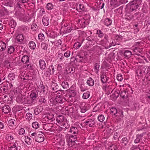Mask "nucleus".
I'll list each match as a JSON object with an SVG mask.
<instances>
[{"instance_id": "7c9ffc66", "label": "nucleus", "mask_w": 150, "mask_h": 150, "mask_svg": "<svg viewBox=\"0 0 150 150\" xmlns=\"http://www.w3.org/2000/svg\"><path fill=\"white\" fill-rule=\"evenodd\" d=\"M24 4L22 3V2L20 0H19L17 4V7L20 8H23L25 6Z\"/></svg>"}, {"instance_id": "79ce46f5", "label": "nucleus", "mask_w": 150, "mask_h": 150, "mask_svg": "<svg viewBox=\"0 0 150 150\" xmlns=\"http://www.w3.org/2000/svg\"><path fill=\"white\" fill-rule=\"evenodd\" d=\"M100 65L98 63H96L94 65V69L96 71V72L97 73L99 70Z\"/></svg>"}, {"instance_id": "2eb2a0df", "label": "nucleus", "mask_w": 150, "mask_h": 150, "mask_svg": "<svg viewBox=\"0 0 150 150\" xmlns=\"http://www.w3.org/2000/svg\"><path fill=\"white\" fill-rule=\"evenodd\" d=\"M133 51L136 54L139 55H140V53L142 52V48L138 47H135L133 50Z\"/></svg>"}, {"instance_id": "c9c22d12", "label": "nucleus", "mask_w": 150, "mask_h": 150, "mask_svg": "<svg viewBox=\"0 0 150 150\" xmlns=\"http://www.w3.org/2000/svg\"><path fill=\"white\" fill-rule=\"evenodd\" d=\"M110 110L111 114H112V115H115L117 113V110L115 108H112Z\"/></svg>"}, {"instance_id": "f8f14e48", "label": "nucleus", "mask_w": 150, "mask_h": 150, "mask_svg": "<svg viewBox=\"0 0 150 150\" xmlns=\"http://www.w3.org/2000/svg\"><path fill=\"white\" fill-rule=\"evenodd\" d=\"M30 96L32 100H36L38 96V93L36 91V92H32Z\"/></svg>"}, {"instance_id": "13d9d810", "label": "nucleus", "mask_w": 150, "mask_h": 150, "mask_svg": "<svg viewBox=\"0 0 150 150\" xmlns=\"http://www.w3.org/2000/svg\"><path fill=\"white\" fill-rule=\"evenodd\" d=\"M70 52L67 51L64 54V55L65 57H68L70 56Z\"/></svg>"}, {"instance_id": "4be33fe9", "label": "nucleus", "mask_w": 150, "mask_h": 150, "mask_svg": "<svg viewBox=\"0 0 150 150\" xmlns=\"http://www.w3.org/2000/svg\"><path fill=\"white\" fill-rule=\"evenodd\" d=\"M21 61L24 63L27 64L29 61V59L28 56H24L22 58Z\"/></svg>"}, {"instance_id": "e433bc0d", "label": "nucleus", "mask_w": 150, "mask_h": 150, "mask_svg": "<svg viewBox=\"0 0 150 150\" xmlns=\"http://www.w3.org/2000/svg\"><path fill=\"white\" fill-rule=\"evenodd\" d=\"M115 45V44H113V42L110 44L108 42H107L105 43V47L106 49H108L111 46H114Z\"/></svg>"}, {"instance_id": "c756f323", "label": "nucleus", "mask_w": 150, "mask_h": 150, "mask_svg": "<svg viewBox=\"0 0 150 150\" xmlns=\"http://www.w3.org/2000/svg\"><path fill=\"white\" fill-rule=\"evenodd\" d=\"M131 55V52L129 50H126L124 53V55L125 57L128 58L130 57Z\"/></svg>"}, {"instance_id": "a211bd4d", "label": "nucleus", "mask_w": 150, "mask_h": 150, "mask_svg": "<svg viewBox=\"0 0 150 150\" xmlns=\"http://www.w3.org/2000/svg\"><path fill=\"white\" fill-rule=\"evenodd\" d=\"M2 110L5 113H7L10 111L11 109L9 106L5 105L3 107Z\"/></svg>"}, {"instance_id": "e2e57ef3", "label": "nucleus", "mask_w": 150, "mask_h": 150, "mask_svg": "<svg viewBox=\"0 0 150 150\" xmlns=\"http://www.w3.org/2000/svg\"><path fill=\"white\" fill-rule=\"evenodd\" d=\"M123 9V7L122 6L120 7L119 8H117V11H118V12L120 13L121 14L122 13V10Z\"/></svg>"}, {"instance_id": "864d4df0", "label": "nucleus", "mask_w": 150, "mask_h": 150, "mask_svg": "<svg viewBox=\"0 0 150 150\" xmlns=\"http://www.w3.org/2000/svg\"><path fill=\"white\" fill-rule=\"evenodd\" d=\"M148 78H146V79H144L143 80V82L142 84L144 85H146L148 84Z\"/></svg>"}, {"instance_id": "dca6fc26", "label": "nucleus", "mask_w": 150, "mask_h": 150, "mask_svg": "<svg viewBox=\"0 0 150 150\" xmlns=\"http://www.w3.org/2000/svg\"><path fill=\"white\" fill-rule=\"evenodd\" d=\"M76 95V92L74 90H69V93L67 94V96L69 98L74 97Z\"/></svg>"}, {"instance_id": "4c0bfd02", "label": "nucleus", "mask_w": 150, "mask_h": 150, "mask_svg": "<svg viewBox=\"0 0 150 150\" xmlns=\"http://www.w3.org/2000/svg\"><path fill=\"white\" fill-rule=\"evenodd\" d=\"M15 50V48L13 46H10L9 47L8 49V52L9 53L11 54L13 53Z\"/></svg>"}, {"instance_id": "2f4dec72", "label": "nucleus", "mask_w": 150, "mask_h": 150, "mask_svg": "<svg viewBox=\"0 0 150 150\" xmlns=\"http://www.w3.org/2000/svg\"><path fill=\"white\" fill-rule=\"evenodd\" d=\"M87 84L89 86H93L94 84L93 80L91 78H90L87 82Z\"/></svg>"}, {"instance_id": "6ab92c4d", "label": "nucleus", "mask_w": 150, "mask_h": 150, "mask_svg": "<svg viewBox=\"0 0 150 150\" xmlns=\"http://www.w3.org/2000/svg\"><path fill=\"white\" fill-rule=\"evenodd\" d=\"M120 95V96L123 98H126L128 96V93L127 91L125 90H123V91H121Z\"/></svg>"}, {"instance_id": "412c9836", "label": "nucleus", "mask_w": 150, "mask_h": 150, "mask_svg": "<svg viewBox=\"0 0 150 150\" xmlns=\"http://www.w3.org/2000/svg\"><path fill=\"white\" fill-rule=\"evenodd\" d=\"M49 69V71L46 72V74H47V76H49L51 74H53L54 71V69L52 66L50 67Z\"/></svg>"}, {"instance_id": "72a5a7b5", "label": "nucleus", "mask_w": 150, "mask_h": 150, "mask_svg": "<svg viewBox=\"0 0 150 150\" xmlns=\"http://www.w3.org/2000/svg\"><path fill=\"white\" fill-rule=\"evenodd\" d=\"M120 94V91L119 90L116 91L112 94V96L113 98H117L119 96Z\"/></svg>"}, {"instance_id": "5fc2aeb1", "label": "nucleus", "mask_w": 150, "mask_h": 150, "mask_svg": "<svg viewBox=\"0 0 150 150\" xmlns=\"http://www.w3.org/2000/svg\"><path fill=\"white\" fill-rule=\"evenodd\" d=\"M31 28L33 30H35L38 28V26L36 24H34L32 25Z\"/></svg>"}, {"instance_id": "bf43d9fd", "label": "nucleus", "mask_w": 150, "mask_h": 150, "mask_svg": "<svg viewBox=\"0 0 150 150\" xmlns=\"http://www.w3.org/2000/svg\"><path fill=\"white\" fill-rule=\"evenodd\" d=\"M114 54V53H113V52H111L108 55L107 58L109 59H110L113 57Z\"/></svg>"}, {"instance_id": "c85d7f7f", "label": "nucleus", "mask_w": 150, "mask_h": 150, "mask_svg": "<svg viewBox=\"0 0 150 150\" xmlns=\"http://www.w3.org/2000/svg\"><path fill=\"white\" fill-rule=\"evenodd\" d=\"M29 46L31 49H34L36 47L35 44L33 41H30L29 43Z\"/></svg>"}, {"instance_id": "774afa93", "label": "nucleus", "mask_w": 150, "mask_h": 150, "mask_svg": "<svg viewBox=\"0 0 150 150\" xmlns=\"http://www.w3.org/2000/svg\"><path fill=\"white\" fill-rule=\"evenodd\" d=\"M79 8L80 9L83 11H85V10L84 7L83 5L80 4L79 5Z\"/></svg>"}, {"instance_id": "39448f33", "label": "nucleus", "mask_w": 150, "mask_h": 150, "mask_svg": "<svg viewBox=\"0 0 150 150\" xmlns=\"http://www.w3.org/2000/svg\"><path fill=\"white\" fill-rule=\"evenodd\" d=\"M44 140V137L42 134L36 135L35 136V140L38 142H41Z\"/></svg>"}, {"instance_id": "6e6d98bb", "label": "nucleus", "mask_w": 150, "mask_h": 150, "mask_svg": "<svg viewBox=\"0 0 150 150\" xmlns=\"http://www.w3.org/2000/svg\"><path fill=\"white\" fill-rule=\"evenodd\" d=\"M25 132V130L23 128H21L19 130V134L20 135H22Z\"/></svg>"}, {"instance_id": "de8ad7c7", "label": "nucleus", "mask_w": 150, "mask_h": 150, "mask_svg": "<svg viewBox=\"0 0 150 150\" xmlns=\"http://www.w3.org/2000/svg\"><path fill=\"white\" fill-rule=\"evenodd\" d=\"M16 121L13 119L10 120L8 122V125L9 126H12L14 125V122Z\"/></svg>"}, {"instance_id": "0e129e2a", "label": "nucleus", "mask_w": 150, "mask_h": 150, "mask_svg": "<svg viewBox=\"0 0 150 150\" xmlns=\"http://www.w3.org/2000/svg\"><path fill=\"white\" fill-rule=\"evenodd\" d=\"M41 47L44 50H46L47 49V46L46 45V44L45 43L42 44Z\"/></svg>"}, {"instance_id": "49530a36", "label": "nucleus", "mask_w": 150, "mask_h": 150, "mask_svg": "<svg viewBox=\"0 0 150 150\" xmlns=\"http://www.w3.org/2000/svg\"><path fill=\"white\" fill-rule=\"evenodd\" d=\"M98 119L100 122H103L105 119V117L103 115H101L98 117Z\"/></svg>"}, {"instance_id": "69168bd1", "label": "nucleus", "mask_w": 150, "mask_h": 150, "mask_svg": "<svg viewBox=\"0 0 150 150\" xmlns=\"http://www.w3.org/2000/svg\"><path fill=\"white\" fill-rule=\"evenodd\" d=\"M9 150H17V148L16 146L13 145L10 148Z\"/></svg>"}, {"instance_id": "4d7b16f0", "label": "nucleus", "mask_w": 150, "mask_h": 150, "mask_svg": "<svg viewBox=\"0 0 150 150\" xmlns=\"http://www.w3.org/2000/svg\"><path fill=\"white\" fill-rule=\"evenodd\" d=\"M117 79L119 81H121L122 79V75L120 74H118L117 76Z\"/></svg>"}, {"instance_id": "680f3d73", "label": "nucleus", "mask_w": 150, "mask_h": 150, "mask_svg": "<svg viewBox=\"0 0 150 150\" xmlns=\"http://www.w3.org/2000/svg\"><path fill=\"white\" fill-rule=\"evenodd\" d=\"M39 101L42 103H45L46 101V100L44 98H41L39 100Z\"/></svg>"}, {"instance_id": "393cba45", "label": "nucleus", "mask_w": 150, "mask_h": 150, "mask_svg": "<svg viewBox=\"0 0 150 150\" xmlns=\"http://www.w3.org/2000/svg\"><path fill=\"white\" fill-rule=\"evenodd\" d=\"M62 86L64 88H69V85L67 82L64 81L62 83Z\"/></svg>"}, {"instance_id": "a878e982", "label": "nucleus", "mask_w": 150, "mask_h": 150, "mask_svg": "<svg viewBox=\"0 0 150 150\" xmlns=\"http://www.w3.org/2000/svg\"><path fill=\"white\" fill-rule=\"evenodd\" d=\"M16 39L18 41L21 42L23 40L24 38L22 35L20 34L16 36Z\"/></svg>"}, {"instance_id": "5701e85b", "label": "nucleus", "mask_w": 150, "mask_h": 150, "mask_svg": "<svg viewBox=\"0 0 150 150\" xmlns=\"http://www.w3.org/2000/svg\"><path fill=\"white\" fill-rule=\"evenodd\" d=\"M6 44L2 41L0 42V51H4L6 48Z\"/></svg>"}, {"instance_id": "a18cd8bd", "label": "nucleus", "mask_w": 150, "mask_h": 150, "mask_svg": "<svg viewBox=\"0 0 150 150\" xmlns=\"http://www.w3.org/2000/svg\"><path fill=\"white\" fill-rule=\"evenodd\" d=\"M117 146L114 144H112L110 146L109 148V150H117Z\"/></svg>"}, {"instance_id": "9d476101", "label": "nucleus", "mask_w": 150, "mask_h": 150, "mask_svg": "<svg viewBox=\"0 0 150 150\" xmlns=\"http://www.w3.org/2000/svg\"><path fill=\"white\" fill-rule=\"evenodd\" d=\"M51 87L52 90L56 92L60 91L59 86L56 83L52 82Z\"/></svg>"}, {"instance_id": "0eeeda50", "label": "nucleus", "mask_w": 150, "mask_h": 150, "mask_svg": "<svg viewBox=\"0 0 150 150\" xmlns=\"http://www.w3.org/2000/svg\"><path fill=\"white\" fill-rule=\"evenodd\" d=\"M100 78L101 81L103 83L107 82L109 79L108 77L106 76V74L104 73H103V74L101 75Z\"/></svg>"}, {"instance_id": "1a4fd4ad", "label": "nucleus", "mask_w": 150, "mask_h": 150, "mask_svg": "<svg viewBox=\"0 0 150 150\" xmlns=\"http://www.w3.org/2000/svg\"><path fill=\"white\" fill-rule=\"evenodd\" d=\"M85 123L86 125L90 127H92L94 125L95 123L93 120L91 119H88L85 122Z\"/></svg>"}, {"instance_id": "603ef678", "label": "nucleus", "mask_w": 150, "mask_h": 150, "mask_svg": "<svg viewBox=\"0 0 150 150\" xmlns=\"http://www.w3.org/2000/svg\"><path fill=\"white\" fill-rule=\"evenodd\" d=\"M81 46V44L79 42L75 43L74 45V47L75 49H77Z\"/></svg>"}, {"instance_id": "f3484780", "label": "nucleus", "mask_w": 150, "mask_h": 150, "mask_svg": "<svg viewBox=\"0 0 150 150\" xmlns=\"http://www.w3.org/2000/svg\"><path fill=\"white\" fill-rule=\"evenodd\" d=\"M4 66L8 69H9L10 67V62L9 58H8L5 60L4 62Z\"/></svg>"}, {"instance_id": "3c124183", "label": "nucleus", "mask_w": 150, "mask_h": 150, "mask_svg": "<svg viewBox=\"0 0 150 150\" xmlns=\"http://www.w3.org/2000/svg\"><path fill=\"white\" fill-rule=\"evenodd\" d=\"M97 33L98 35V36L100 38L102 37L104 35L103 33L100 30H97Z\"/></svg>"}, {"instance_id": "37998d69", "label": "nucleus", "mask_w": 150, "mask_h": 150, "mask_svg": "<svg viewBox=\"0 0 150 150\" xmlns=\"http://www.w3.org/2000/svg\"><path fill=\"white\" fill-rule=\"evenodd\" d=\"M25 117L26 119H28L29 120H31L32 118V115L30 113H27L26 114Z\"/></svg>"}, {"instance_id": "6e6552de", "label": "nucleus", "mask_w": 150, "mask_h": 150, "mask_svg": "<svg viewBox=\"0 0 150 150\" xmlns=\"http://www.w3.org/2000/svg\"><path fill=\"white\" fill-rule=\"evenodd\" d=\"M138 1V0H133L132 1H131L130 3V6L136 10L139 7V6L137 3V1Z\"/></svg>"}, {"instance_id": "423d86ee", "label": "nucleus", "mask_w": 150, "mask_h": 150, "mask_svg": "<svg viewBox=\"0 0 150 150\" xmlns=\"http://www.w3.org/2000/svg\"><path fill=\"white\" fill-rule=\"evenodd\" d=\"M147 73V71L146 70V69L144 67L142 68L140 70H138L137 73L138 76H142L144 75H145Z\"/></svg>"}, {"instance_id": "b1692460", "label": "nucleus", "mask_w": 150, "mask_h": 150, "mask_svg": "<svg viewBox=\"0 0 150 150\" xmlns=\"http://www.w3.org/2000/svg\"><path fill=\"white\" fill-rule=\"evenodd\" d=\"M81 108V112L82 113H84L89 109V106L88 104H85L84 106L82 107Z\"/></svg>"}, {"instance_id": "09e8293b", "label": "nucleus", "mask_w": 150, "mask_h": 150, "mask_svg": "<svg viewBox=\"0 0 150 150\" xmlns=\"http://www.w3.org/2000/svg\"><path fill=\"white\" fill-rule=\"evenodd\" d=\"M53 6L50 3H49L47 5V8L48 10H51L53 8Z\"/></svg>"}, {"instance_id": "7ed1b4c3", "label": "nucleus", "mask_w": 150, "mask_h": 150, "mask_svg": "<svg viewBox=\"0 0 150 150\" xmlns=\"http://www.w3.org/2000/svg\"><path fill=\"white\" fill-rule=\"evenodd\" d=\"M76 135H72L67 134L66 136L67 137V139H68V141L71 142H73L76 141L77 137Z\"/></svg>"}, {"instance_id": "8fccbe9b", "label": "nucleus", "mask_w": 150, "mask_h": 150, "mask_svg": "<svg viewBox=\"0 0 150 150\" xmlns=\"http://www.w3.org/2000/svg\"><path fill=\"white\" fill-rule=\"evenodd\" d=\"M122 143H124L125 145H126L128 142V139L126 137H124L122 139Z\"/></svg>"}, {"instance_id": "bb28decb", "label": "nucleus", "mask_w": 150, "mask_h": 150, "mask_svg": "<svg viewBox=\"0 0 150 150\" xmlns=\"http://www.w3.org/2000/svg\"><path fill=\"white\" fill-rule=\"evenodd\" d=\"M42 22L45 25H47L49 24V21L48 18L43 17L42 19Z\"/></svg>"}, {"instance_id": "f257e3e1", "label": "nucleus", "mask_w": 150, "mask_h": 150, "mask_svg": "<svg viewBox=\"0 0 150 150\" xmlns=\"http://www.w3.org/2000/svg\"><path fill=\"white\" fill-rule=\"evenodd\" d=\"M137 131H141V132L140 133L137 135V138L134 140L135 143H139L140 141V140L141 137L146 133L145 130H144V127L143 126L141 128H140V127L138 128Z\"/></svg>"}, {"instance_id": "58836bf2", "label": "nucleus", "mask_w": 150, "mask_h": 150, "mask_svg": "<svg viewBox=\"0 0 150 150\" xmlns=\"http://www.w3.org/2000/svg\"><path fill=\"white\" fill-rule=\"evenodd\" d=\"M42 109L41 108H37L35 109L34 112L35 114L36 115H38L42 111Z\"/></svg>"}, {"instance_id": "cd10ccee", "label": "nucleus", "mask_w": 150, "mask_h": 150, "mask_svg": "<svg viewBox=\"0 0 150 150\" xmlns=\"http://www.w3.org/2000/svg\"><path fill=\"white\" fill-rule=\"evenodd\" d=\"M112 23V21L111 20L108 18H106L104 21V24L106 26H108L110 25Z\"/></svg>"}, {"instance_id": "4468645a", "label": "nucleus", "mask_w": 150, "mask_h": 150, "mask_svg": "<svg viewBox=\"0 0 150 150\" xmlns=\"http://www.w3.org/2000/svg\"><path fill=\"white\" fill-rule=\"evenodd\" d=\"M46 118L49 120H50V122H52L55 120L54 115L52 114L48 113L47 115L45 117V118Z\"/></svg>"}, {"instance_id": "052dcab7", "label": "nucleus", "mask_w": 150, "mask_h": 150, "mask_svg": "<svg viewBox=\"0 0 150 150\" xmlns=\"http://www.w3.org/2000/svg\"><path fill=\"white\" fill-rule=\"evenodd\" d=\"M122 36L120 35H117L115 36V39L118 41H119L122 39Z\"/></svg>"}, {"instance_id": "f03ea898", "label": "nucleus", "mask_w": 150, "mask_h": 150, "mask_svg": "<svg viewBox=\"0 0 150 150\" xmlns=\"http://www.w3.org/2000/svg\"><path fill=\"white\" fill-rule=\"evenodd\" d=\"M80 128L79 127H71L69 131V132L74 135H77L79 134Z\"/></svg>"}, {"instance_id": "338daca9", "label": "nucleus", "mask_w": 150, "mask_h": 150, "mask_svg": "<svg viewBox=\"0 0 150 150\" xmlns=\"http://www.w3.org/2000/svg\"><path fill=\"white\" fill-rule=\"evenodd\" d=\"M6 138L8 139L10 141L11 140H12L13 139V138L12 136L11 135H8L7 136Z\"/></svg>"}, {"instance_id": "ddd939ff", "label": "nucleus", "mask_w": 150, "mask_h": 150, "mask_svg": "<svg viewBox=\"0 0 150 150\" xmlns=\"http://www.w3.org/2000/svg\"><path fill=\"white\" fill-rule=\"evenodd\" d=\"M17 99L18 102L23 104L25 103L26 99L24 96H19L17 98Z\"/></svg>"}, {"instance_id": "c03bdc74", "label": "nucleus", "mask_w": 150, "mask_h": 150, "mask_svg": "<svg viewBox=\"0 0 150 150\" xmlns=\"http://www.w3.org/2000/svg\"><path fill=\"white\" fill-rule=\"evenodd\" d=\"M13 5V2L12 1H10L9 2H8L7 3H5V5L6 6H9L10 7H12Z\"/></svg>"}, {"instance_id": "aec40b11", "label": "nucleus", "mask_w": 150, "mask_h": 150, "mask_svg": "<svg viewBox=\"0 0 150 150\" xmlns=\"http://www.w3.org/2000/svg\"><path fill=\"white\" fill-rule=\"evenodd\" d=\"M64 120V116L62 115L58 116L57 117L56 120L57 122L59 123H61Z\"/></svg>"}, {"instance_id": "20e7f679", "label": "nucleus", "mask_w": 150, "mask_h": 150, "mask_svg": "<svg viewBox=\"0 0 150 150\" xmlns=\"http://www.w3.org/2000/svg\"><path fill=\"white\" fill-rule=\"evenodd\" d=\"M55 100L57 103H63L67 100L66 98H63L61 95L57 96L55 98Z\"/></svg>"}, {"instance_id": "ea45409f", "label": "nucleus", "mask_w": 150, "mask_h": 150, "mask_svg": "<svg viewBox=\"0 0 150 150\" xmlns=\"http://www.w3.org/2000/svg\"><path fill=\"white\" fill-rule=\"evenodd\" d=\"M90 96V93L88 91L85 92L83 95V98L84 99L88 98Z\"/></svg>"}, {"instance_id": "a19ab883", "label": "nucleus", "mask_w": 150, "mask_h": 150, "mask_svg": "<svg viewBox=\"0 0 150 150\" xmlns=\"http://www.w3.org/2000/svg\"><path fill=\"white\" fill-rule=\"evenodd\" d=\"M39 124L37 122H35L33 123L32 124V127L35 129L38 128L39 127Z\"/></svg>"}, {"instance_id": "473e14b6", "label": "nucleus", "mask_w": 150, "mask_h": 150, "mask_svg": "<svg viewBox=\"0 0 150 150\" xmlns=\"http://www.w3.org/2000/svg\"><path fill=\"white\" fill-rule=\"evenodd\" d=\"M67 73L68 74L69 73H73L75 72L74 68L72 67H69L66 69Z\"/></svg>"}, {"instance_id": "f704fd0d", "label": "nucleus", "mask_w": 150, "mask_h": 150, "mask_svg": "<svg viewBox=\"0 0 150 150\" xmlns=\"http://www.w3.org/2000/svg\"><path fill=\"white\" fill-rule=\"evenodd\" d=\"M16 25V23L15 22L14 20L13 19L11 20L10 22L9 25L12 28H14L15 27Z\"/></svg>"}, {"instance_id": "9b49d317", "label": "nucleus", "mask_w": 150, "mask_h": 150, "mask_svg": "<svg viewBox=\"0 0 150 150\" xmlns=\"http://www.w3.org/2000/svg\"><path fill=\"white\" fill-rule=\"evenodd\" d=\"M39 63L40 69L42 70L45 69L46 67V64L44 61L40 59L39 61Z\"/></svg>"}]
</instances>
